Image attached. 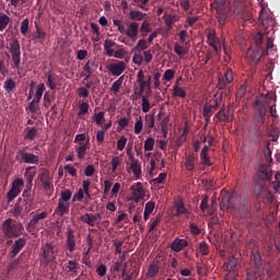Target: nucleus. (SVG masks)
I'll use <instances>...</instances> for the list:
<instances>
[{
	"label": "nucleus",
	"instance_id": "obj_24",
	"mask_svg": "<svg viewBox=\"0 0 280 280\" xmlns=\"http://www.w3.org/2000/svg\"><path fill=\"white\" fill-rule=\"evenodd\" d=\"M258 172L259 174H262V180H270L272 178V168L266 164H261Z\"/></svg>",
	"mask_w": 280,
	"mask_h": 280
},
{
	"label": "nucleus",
	"instance_id": "obj_63",
	"mask_svg": "<svg viewBox=\"0 0 280 280\" xmlns=\"http://www.w3.org/2000/svg\"><path fill=\"white\" fill-rule=\"evenodd\" d=\"M174 51L175 54H177V56H185V54H187V51H185V48L178 44H175Z\"/></svg>",
	"mask_w": 280,
	"mask_h": 280
},
{
	"label": "nucleus",
	"instance_id": "obj_26",
	"mask_svg": "<svg viewBox=\"0 0 280 280\" xmlns=\"http://www.w3.org/2000/svg\"><path fill=\"white\" fill-rule=\"evenodd\" d=\"M23 199H18L14 208L11 210L12 218H21L23 215V206H21Z\"/></svg>",
	"mask_w": 280,
	"mask_h": 280
},
{
	"label": "nucleus",
	"instance_id": "obj_37",
	"mask_svg": "<svg viewBox=\"0 0 280 280\" xmlns=\"http://www.w3.org/2000/svg\"><path fill=\"white\" fill-rule=\"evenodd\" d=\"M10 25V16L5 13H0V32H3Z\"/></svg>",
	"mask_w": 280,
	"mask_h": 280
},
{
	"label": "nucleus",
	"instance_id": "obj_64",
	"mask_svg": "<svg viewBox=\"0 0 280 280\" xmlns=\"http://www.w3.org/2000/svg\"><path fill=\"white\" fill-rule=\"evenodd\" d=\"M77 93L79 97H88L89 96V90L84 86H81L77 90Z\"/></svg>",
	"mask_w": 280,
	"mask_h": 280
},
{
	"label": "nucleus",
	"instance_id": "obj_38",
	"mask_svg": "<svg viewBox=\"0 0 280 280\" xmlns=\"http://www.w3.org/2000/svg\"><path fill=\"white\" fill-rule=\"evenodd\" d=\"M27 133L24 137V139L26 141H34V139H36V137H38V129H36L35 127L32 128H27Z\"/></svg>",
	"mask_w": 280,
	"mask_h": 280
},
{
	"label": "nucleus",
	"instance_id": "obj_18",
	"mask_svg": "<svg viewBox=\"0 0 280 280\" xmlns=\"http://www.w3.org/2000/svg\"><path fill=\"white\" fill-rule=\"evenodd\" d=\"M127 154L131 161L130 168L133 175L136 176V178H139V176H141V165H139V161L135 160V155L130 153V150H127Z\"/></svg>",
	"mask_w": 280,
	"mask_h": 280
},
{
	"label": "nucleus",
	"instance_id": "obj_53",
	"mask_svg": "<svg viewBox=\"0 0 280 280\" xmlns=\"http://www.w3.org/2000/svg\"><path fill=\"white\" fill-rule=\"evenodd\" d=\"M128 143V138L126 137H121L118 141H117V150H119V152H121V150H124L126 148V144Z\"/></svg>",
	"mask_w": 280,
	"mask_h": 280
},
{
	"label": "nucleus",
	"instance_id": "obj_31",
	"mask_svg": "<svg viewBox=\"0 0 280 280\" xmlns=\"http://www.w3.org/2000/svg\"><path fill=\"white\" fill-rule=\"evenodd\" d=\"M154 202L153 201H149L145 203L144 207V213H143V218L145 220V222H148V220H150V215H152V211H154Z\"/></svg>",
	"mask_w": 280,
	"mask_h": 280
},
{
	"label": "nucleus",
	"instance_id": "obj_62",
	"mask_svg": "<svg viewBox=\"0 0 280 280\" xmlns=\"http://www.w3.org/2000/svg\"><path fill=\"white\" fill-rule=\"evenodd\" d=\"M105 113L104 112H100L98 114H95V121L97 124V126H102V122L105 121Z\"/></svg>",
	"mask_w": 280,
	"mask_h": 280
},
{
	"label": "nucleus",
	"instance_id": "obj_45",
	"mask_svg": "<svg viewBox=\"0 0 280 280\" xmlns=\"http://www.w3.org/2000/svg\"><path fill=\"white\" fill-rule=\"evenodd\" d=\"M159 275V265L156 264H151L148 270V277L152 279V277H156Z\"/></svg>",
	"mask_w": 280,
	"mask_h": 280
},
{
	"label": "nucleus",
	"instance_id": "obj_20",
	"mask_svg": "<svg viewBox=\"0 0 280 280\" xmlns=\"http://www.w3.org/2000/svg\"><path fill=\"white\" fill-rule=\"evenodd\" d=\"M145 74L143 70H140L137 74V82L140 86V90L138 92H135L136 95L142 96L145 89H148V85L145 84Z\"/></svg>",
	"mask_w": 280,
	"mask_h": 280
},
{
	"label": "nucleus",
	"instance_id": "obj_23",
	"mask_svg": "<svg viewBox=\"0 0 280 280\" xmlns=\"http://www.w3.org/2000/svg\"><path fill=\"white\" fill-rule=\"evenodd\" d=\"M95 67H97V65H95V59H90L86 61V63L83 67V71H85V80H89V78H91V75H93L94 71H95Z\"/></svg>",
	"mask_w": 280,
	"mask_h": 280
},
{
	"label": "nucleus",
	"instance_id": "obj_6",
	"mask_svg": "<svg viewBox=\"0 0 280 280\" xmlns=\"http://www.w3.org/2000/svg\"><path fill=\"white\" fill-rule=\"evenodd\" d=\"M214 119L217 121H223L225 124H231L233 119H235V109L232 107V105H228L226 108L222 107L215 115Z\"/></svg>",
	"mask_w": 280,
	"mask_h": 280
},
{
	"label": "nucleus",
	"instance_id": "obj_1",
	"mask_svg": "<svg viewBox=\"0 0 280 280\" xmlns=\"http://www.w3.org/2000/svg\"><path fill=\"white\" fill-rule=\"evenodd\" d=\"M259 22L260 31L254 37L255 45L248 48L245 56V59L252 67H257L259 60H261L264 56H268L270 49L275 47V38H272V34H275V19L261 10L259 13Z\"/></svg>",
	"mask_w": 280,
	"mask_h": 280
},
{
	"label": "nucleus",
	"instance_id": "obj_50",
	"mask_svg": "<svg viewBox=\"0 0 280 280\" xmlns=\"http://www.w3.org/2000/svg\"><path fill=\"white\" fill-rule=\"evenodd\" d=\"M174 75H176V72L173 69H168L164 72V80L166 82H172V80H174Z\"/></svg>",
	"mask_w": 280,
	"mask_h": 280
},
{
	"label": "nucleus",
	"instance_id": "obj_36",
	"mask_svg": "<svg viewBox=\"0 0 280 280\" xmlns=\"http://www.w3.org/2000/svg\"><path fill=\"white\" fill-rule=\"evenodd\" d=\"M207 38L210 47L214 49L215 54H218V45H215V31H210Z\"/></svg>",
	"mask_w": 280,
	"mask_h": 280
},
{
	"label": "nucleus",
	"instance_id": "obj_25",
	"mask_svg": "<svg viewBox=\"0 0 280 280\" xmlns=\"http://www.w3.org/2000/svg\"><path fill=\"white\" fill-rule=\"evenodd\" d=\"M185 167L187 172H194V170H196V156L194 154L186 156Z\"/></svg>",
	"mask_w": 280,
	"mask_h": 280
},
{
	"label": "nucleus",
	"instance_id": "obj_7",
	"mask_svg": "<svg viewBox=\"0 0 280 280\" xmlns=\"http://www.w3.org/2000/svg\"><path fill=\"white\" fill-rule=\"evenodd\" d=\"M18 154L20 155L21 163H26L30 165H38V163H40V158L38 155L25 152L23 149H19Z\"/></svg>",
	"mask_w": 280,
	"mask_h": 280
},
{
	"label": "nucleus",
	"instance_id": "obj_17",
	"mask_svg": "<svg viewBox=\"0 0 280 280\" xmlns=\"http://www.w3.org/2000/svg\"><path fill=\"white\" fill-rule=\"evenodd\" d=\"M40 183L44 185V189H51L52 179L49 176V171L47 168H43V172L38 175Z\"/></svg>",
	"mask_w": 280,
	"mask_h": 280
},
{
	"label": "nucleus",
	"instance_id": "obj_22",
	"mask_svg": "<svg viewBox=\"0 0 280 280\" xmlns=\"http://www.w3.org/2000/svg\"><path fill=\"white\" fill-rule=\"evenodd\" d=\"M126 36L131 38V40H135L137 36H139V23L131 22L126 31Z\"/></svg>",
	"mask_w": 280,
	"mask_h": 280
},
{
	"label": "nucleus",
	"instance_id": "obj_59",
	"mask_svg": "<svg viewBox=\"0 0 280 280\" xmlns=\"http://www.w3.org/2000/svg\"><path fill=\"white\" fill-rule=\"evenodd\" d=\"M142 112L150 113V101L145 96H142Z\"/></svg>",
	"mask_w": 280,
	"mask_h": 280
},
{
	"label": "nucleus",
	"instance_id": "obj_10",
	"mask_svg": "<svg viewBox=\"0 0 280 280\" xmlns=\"http://www.w3.org/2000/svg\"><path fill=\"white\" fill-rule=\"evenodd\" d=\"M23 185H25V183L21 178H18L12 183V188L7 194L8 202H12V200L21 194V187H23Z\"/></svg>",
	"mask_w": 280,
	"mask_h": 280
},
{
	"label": "nucleus",
	"instance_id": "obj_32",
	"mask_svg": "<svg viewBox=\"0 0 280 280\" xmlns=\"http://www.w3.org/2000/svg\"><path fill=\"white\" fill-rule=\"evenodd\" d=\"M68 272H71L72 275H78V270H80V264L74 260H69L66 266Z\"/></svg>",
	"mask_w": 280,
	"mask_h": 280
},
{
	"label": "nucleus",
	"instance_id": "obj_34",
	"mask_svg": "<svg viewBox=\"0 0 280 280\" xmlns=\"http://www.w3.org/2000/svg\"><path fill=\"white\" fill-rule=\"evenodd\" d=\"M255 105L258 106V115L260 116V120L262 117H266L268 114V109L266 108V104L261 103L259 98L256 100Z\"/></svg>",
	"mask_w": 280,
	"mask_h": 280
},
{
	"label": "nucleus",
	"instance_id": "obj_29",
	"mask_svg": "<svg viewBox=\"0 0 280 280\" xmlns=\"http://www.w3.org/2000/svg\"><path fill=\"white\" fill-rule=\"evenodd\" d=\"M148 49V42L145 39H140L136 47L132 48L133 54H141V51H145Z\"/></svg>",
	"mask_w": 280,
	"mask_h": 280
},
{
	"label": "nucleus",
	"instance_id": "obj_12",
	"mask_svg": "<svg viewBox=\"0 0 280 280\" xmlns=\"http://www.w3.org/2000/svg\"><path fill=\"white\" fill-rule=\"evenodd\" d=\"M130 190L132 191L131 200H135V202H139L140 200H143V198H145V191H143V185L141 184V182L132 185L130 187Z\"/></svg>",
	"mask_w": 280,
	"mask_h": 280
},
{
	"label": "nucleus",
	"instance_id": "obj_13",
	"mask_svg": "<svg viewBox=\"0 0 280 280\" xmlns=\"http://www.w3.org/2000/svg\"><path fill=\"white\" fill-rule=\"evenodd\" d=\"M27 245V240L21 237L14 241L13 245L11 246V250L9 253V256L11 259H14L21 250H23V247Z\"/></svg>",
	"mask_w": 280,
	"mask_h": 280
},
{
	"label": "nucleus",
	"instance_id": "obj_60",
	"mask_svg": "<svg viewBox=\"0 0 280 280\" xmlns=\"http://www.w3.org/2000/svg\"><path fill=\"white\" fill-rule=\"evenodd\" d=\"M212 114H213V105L207 103L203 106L202 115L203 116H211Z\"/></svg>",
	"mask_w": 280,
	"mask_h": 280
},
{
	"label": "nucleus",
	"instance_id": "obj_46",
	"mask_svg": "<svg viewBox=\"0 0 280 280\" xmlns=\"http://www.w3.org/2000/svg\"><path fill=\"white\" fill-rule=\"evenodd\" d=\"M90 105L86 102H83L79 106V113L78 116L81 117V115H88L89 114Z\"/></svg>",
	"mask_w": 280,
	"mask_h": 280
},
{
	"label": "nucleus",
	"instance_id": "obj_54",
	"mask_svg": "<svg viewBox=\"0 0 280 280\" xmlns=\"http://www.w3.org/2000/svg\"><path fill=\"white\" fill-rule=\"evenodd\" d=\"M198 248L201 255H209V244H207V242L199 243Z\"/></svg>",
	"mask_w": 280,
	"mask_h": 280
},
{
	"label": "nucleus",
	"instance_id": "obj_55",
	"mask_svg": "<svg viewBox=\"0 0 280 280\" xmlns=\"http://www.w3.org/2000/svg\"><path fill=\"white\" fill-rule=\"evenodd\" d=\"M170 124V117H165L161 122V130L164 137H167V125Z\"/></svg>",
	"mask_w": 280,
	"mask_h": 280
},
{
	"label": "nucleus",
	"instance_id": "obj_43",
	"mask_svg": "<svg viewBox=\"0 0 280 280\" xmlns=\"http://www.w3.org/2000/svg\"><path fill=\"white\" fill-rule=\"evenodd\" d=\"M71 196H73V192H71L70 189H66L60 192V198L58 200L61 202H69V200H71Z\"/></svg>",
	"mask_w": 280,
	"mask_h": 280
},
{
	"label": "nucleus",
	"instance_id": "obj_42",
	"mask_svg": "<svg viewBox=\"0 0 280 280\" xmlns=\"http://www.w3.org/2000/svg\"><path fill=\"white\" fill-rule=\"evenodd\" d=\"M173 95L174 97H182L184 100V97H187V92H185L183 88L178 85H174Z\"/></svg>",
	"mask_w": 280,
	"mask_h": 280
},
{
	"label": "nucleus",
	"instance_id": "obj_52",
	"mask_svg": "<svg viewBox=\"0 0 280 280\" xmlns=\"http://www.w3.org/2000/svg\"><path fill=\"white\" fill-rule=\"evenodd\" d=\"M143 130V120H141V117L137 119L135 124V133L141 135V131Z\"/></svg>",
	"mask_w": 280,
	"mask_h": 280
},
{
	"label": "nucleus",
	"instance_id": "obj_2",
	"mask_svg": "<svg viewBox=\"0 0 280 280\" xmlns=\"http://www.w3.org/2000/svg\"><path fill=\"white\" fill-rule=\"evenodd\" d=\"M1 229L4 237H8L9 240H14V237H21V235H23V233L25 232L23 223H16L14 219L4 220Z\"/></svg>",
	"mask_w": 280,
	"mask_h": 280
},
{
	"label": "nucleus",
	"instance_id": "obj_28",
	"mask_svg": "<svg viewBox=\"0 0 280 280\" xmlns=\"http://www.w3.org/2000/svg\"><path fill=\"white\" fill-rule=\"evenodd\" d=\"M23 198L25 205H28V207H32L34 205V196H32V188H27L23 191Z\"/></svg>",
	"mask_w": 280,
	"mask_h": 280
},
{
	"label": "nucleus",
	"instance_id": "obj_35",
	"mask_svg": "<svg viewBox=\"0 0 280 280\" xmlns=\"http://www.w3.org/2000/svg\"><path fill=\"white\" fill-rule=\"evenodd\" d=\"M45 91H46L45 83H39L37 85V90H36L35 94H34V98L33 100H35L37 102H40V100H43V94L45 93Z\"/></svg>",
	"mask_w": 280,
	"mask_h": 280
},
{
	"label": "nucleus",
	"instance_id": "obj_15",
	"mask_svg": "<svg viewBox=\"0 0 280 280\" xmlns=\"http://www.w3.org/2000/svg\"><path fill=\"white\" fill-rule=\"evenodd\" d=\"M174 205L176 208L175 218H180V215H189V209L185 207V201L183 198L178 197Z\"/></svg>",
	"mask_w": 280,
	"mask_h": 280
},
{
	"label": "nucleus",
	"instance_id": "obj_5",
	"mask_svg": "<svg viewBox=\"0 0 280 280\" xmlns=\"http://www.w3.org/2000/svg\"><path fill=\"white\" fill-rule=\"evenodd\" d=\"M9 52L11 54L12 62L11 69H21V43L19 39H13L10 44Z\"/></svg>",
	"mask_w": 280,
	"mask_h": 280
},
{
	"label": "nucleus",
	"instance_id": "obj_61",
	"mask_svg": "<svg viewBox=\"0 0 280 280\" xmlns=\"http://www.w3.org/2000/svg\"><path fill=\"white\" fill-rule=\"evenodd\" d=\"M106 272H108V269L106 268V265H100L96 268V273L98 277H106Z\"/></svg>",
	"mask_w": 280,
	"mask_h": 280
},
{
	"label": "nucleus",
	"instance_id": "obj_40",
	"mask_svg": "<svg viewBox=\"0 0 280 280\" xmlns=\"http://www.w3.org/2000/svg\"><path fill=\"white\" fill-rule=\"evenodd\" d=\"M246 11V9H244V3L236 1L234 2V16H240L241 14H244V12Z\"/></svg>",
	"mask_w": 280,
	"mask_h": 280
},
{
	"label": "nucleus",
	"instance_id": "obj_48",
	"mask_svg": "<svg viewBox=\"0 0 280 280\" xmlns=\"http://www.w3.org/2000/svg\"><path fill=\"white\" fill-rule=\"evenodd\" d=\"M0 74L3 75V78L10 75V70L5 66V60L3 59L0 60Z\"/></svg>",
	"mask_w": 280,
	"mask_h": 280
},
{
	"label": "nucleus",
	"instance_id": "obj_8",
	"mask_svg": "<svg viewBox=\"0 0 280 280\" xmlns=\"http://www.w3.org/2000/svg\"><path fill=\"white\" fill-rule=\"evenodd\" d=\"M48 215L49 213L45 211L40 213H35L33 218L30 220V222L27 223L26 231L28 233H34L36 229H38V223L43 222V220H45Z\"/></svg>",
	"mask_w": 280,
	"mask_h": 280
},
{
	"label": "nucleus",
	"instance_id": "obj_9",
	"mask_svg": "<svg viewBox=\"0 0 280 280\" xmlns=\"http://www.w3.org/2000/svg\"><path fill=\"white\" fill-rule=\"evenodd\" d=\"M80 220L84 224H88V226H97L102 223V214L84 213L80 217Z\"/></svg>",
	"mask_w": 280,
	"mask_h": 280
},
{
	"label": "nucleus",
	"instance_id": "obj_51",
	"mask_svg": "<svg viewBox=\"0 0 280 280\" xmlns=\"http://www.w3.org/2000/svg\"><path fill=\"white\" fill-rule=\"evenodd\" d=\"M28 30H30V20L24 19L21 24V34H23V36H25V34H27Z\"/></svg>",
	"mask_w": 280,
	"mask_h": 280
},
{
	"label": "nucleus",
	"instance_id": "obj_14",
	"mask_svg": "<svg viewBox=\"0 0 280 280\" xmlns=\"http://www.w3.org/2000/svg\"><path fill=\"white\" fill-rule=\"evenodd\" d=\"M107 71H109L114 78H119V75L126 71V62L118 61L116 63H109L107 66Z\"/></svg>",
	"mask_w": 280,
	"mask_h": 280
},
{
	"label": "nucleus",
	"instance_id": "obj_56",
	"mask_svg": "<svg viewBox=\"0 0 280 280\" xmlns=\"http://www.w3.org/2000/svg\"><path fill=\"white\" fill-rule=\"evenodd\" d=\"M231 198H233V195H231L230 192H226L222 199H221V203L224 205V207H230L231 206Z\"/></svg>",
	"mask_w": 280,
	"mask_h": 280
},
{
	"label": "nucleus",
	"instance_id": "obj_47",
	"mask_svg": "<svg viewBox=\"0 0 280 280\" xmlns=\"http://www.w3.org/2000/svg\"><path fill=\"white\" fill-rule=\"evenodd\" d=\"M144 150L145 152H152L154 150V138H148L144 141Z\"/></svg>",
	"mask_w": 280,
	"mask_h": 280
},
{
	"label": "nucleus",
	"instance_id": "obj_58",
	"mask_svg": "<svg viewBox=\"0 0 280 280\" xmlns=\"http://www.w3.org/2000/svg\"><path fill=\"white\" fill-rule=\"evenodd\" d=\"M133 65H138V67H141L143 65V56L141 54H135L132 57Z\"/></svg>",
	"mask_w": 280,
	"mask_h": 280
},
{
	"label": "nucleus",
	"instance_id": "obj_57",
	"mask_svg": "<svg viewBox=\"0 0 280 280\" xmlns=\"http://www.w3.org/2000/svg\"><path fill=\"white\" fill-rule=\"evenodd\" d=\"M264 156L267 161V163H272V151H270V147L267 145L264 150Z\"/></svg>",
	"mask_w": 280,
	"mask_h": 280
},
{
	"label": "nucleus",
	"instance_id": "obj_11",
	"mask_svg": "<svg viewBox=\"0 0 280 280\" xmlns=\"http://www.w3.org/2000/svg\"><path fill=\"white\" fill-rule=\"evenodd\" d=\"M75 230L68 228L66 231V247L69 253H73L77 246Z\"/></svg>",
	"mask_w": 280,
	"mask_h": 280
},
{
	"label": "nucleus",
	"instance_id": "obj_3",
	"mask_svg": "<svg viewBox=\"0 0 280 280\" xmlns=\"http://www.w3.org/2000/svg\"><path fill=\"white\" fill-rule=\"evenodd\" d=\"M211 8L215 10L220 27H224V25H226V19H229L231 2H229V0H214L213 3H211Z\"/></svg>",
	"mask_w": 280,
	"mask_h": 280
},
{
	"label": "nucleus",
	"instance_id": "obj_4",
	"mask_svg": "<svg viewBox=\"0 0 280 280\" xmlns=\"http://www.w3.org/2000/svg\"><path fill=\"white\" fill-rule=\"evenodd\" d=\"M42 257L44 259V264L49 266V264H54L58 257V247L55 244L46 243L42 247Z\"/></svg>",
	"mask_w": 280,
	"mask_h": 280
},
{
	"label": "nucleus",
	"instance_id": "obj_39",
	"mask_svg": "<svg viewBox=\"0 0 280 280\" xmlns=\"http://www.w3.org/2000/svg\"><path fill=\"white\" fill-rule=\"evenodd\" d=\"M145 15L147 14L141 11H130L129 19H131V21H143Z\"/></svg>",
	"mask_w": 280,
	"mask_h": 280
},
{
	"label": "nucleus",
	"instance_id": "obj_33",
	"mask_svg": "<svg viewBox=\"0 0 280 280\" xmlns=\"http://www.w3.org/2000/svg\"><path fill=\"white\" fill-rule=\"evenodd\" d=\"M124 80H126V74H122L118 80H116L112 84L110 91H113V93L117 94L119 92V89H121V84H124Z\"/></svg>",
	"mask_w": 280,
	"mask_h": 280
},
{
	"label": "nucleus",
	"instance_id": "obj_49",
	"mask_svg": "<svg viewBox=\"0 0 280 280\" xmlns=\"http://www.w3.org/2000/svg\"><path fill=\"white\" fill-rule=\"evenodd\" d=\"M78 159L82 160L86 156V150L89 147H75Z\"/></svg>",
	"mask_w": 280,
	"mask_h": 280
},
{
	"label": "nucleus",
	"instance_id": "obj_44",
	"mask_svg": "<svg viewBox=\"0 0 280 280\" xmlns=\"http://www.w3.org/2000/svg\"><path fill=\"white\" fill-rule=\"evenodd\" d=\"M46 84L50 89V91H56V89H58V85L56 84V78L51 75V72H49L47 75Z\"/></svg>",
	"mask_w": 280,
	"mask_h": 280
},
{
	"label": "nucleus",
	"instance_id": "obj_41",
	"mask_svg": "<svg viewBox=\"0 0 280 280\" xmlns=\"http://www.w3.org/2000/svg\"><path fill=\"white\" fill-rule=\"evenodd\" d=\"M3 89L7 93H12V90L16 89V82L12 79H7L4 81Z\"/></svg>",
	"mask_w": 280,
	"mask_h": 280
},
{
	"label": "nucleus",
	"instance_id": "obj_27",
	"mask_svg": "<svg viewBox=\"0 0 280 280\" xmlns=\"http://www.w3.org/2000/svg\"><path fill=\"white\" fill-rule=\"evenodd\" d=\"M225 268L228 272H235V268H237V258H235V256H230L225 262Z\"/></svg>",
	"mask_w": 280,
	"mask_h": 280
},
{
	"label": "nucleus",
	"instance_id": "obj_16",
	"mask_svg": "<svg viewBox=\"0 0 280 280\" xmlns=\"http://www.w3.org/2000/svg\"><path fill=\"white\" fill-rule=\"evenodd\" d=\"M36 177V166H27L25 168L26 188L34 187V178Z\"/></svg>",
	"mask_w": 280,
	"mask_h": 280
},
{
	"label": "nucleus",
	"instance_id": "obj_21",
	"mask_svg": "<svg viewBox=\"0 0 280 280\" xmlns=\"http://www.w3.org/2000/svg\"><path fill=\"white\" fill-rule=\"evenodd\" d=\"M186 246H189V243L185 238H175L171 244V248L174 253H180Z\"/></svg>",
	"mask_w": 280,
	"mask_h": 280
},
{
	"label": "nucleus",
	"instance_id": "obj_19",
	"mask_svg": "<svg viewBox=\"0 0 280 280\" xmlns=\"http://www.w3.org/2000/svg\"><path fill=\"white\" fill-rule=\"evenodd\" d=\"M71 207V203L67 201H60L58 199V206L55 209L56 215H59V218H62L63 215H67L69 213V208Z\"/></svg>",
	"mask_w": 280,
	"mask_h": 280
},
{
	"label": "nucleus",
	"instance_id": "obj_30",
	"mask_svg": "<svg viewBox=\"0 0 280 280\" xmlns=\"http://www.w3.org/2000/svg\"><path fill=\"white\" fill-rule=\"evenodd\" d=\"M39 104H40V101H36L33 98L32 102L28 103L26 110H30L32 115H36V113L40 110Z\"/></svg>",
	"mask_w": 280,
	"mask_h": 280
}]
</instances>
